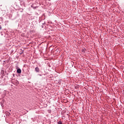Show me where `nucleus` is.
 Segmentation results:
<instances>
[{"mask_svg": "<svg viewBox=\"0 0 124 124\" xmlns=\"http://www.w3.org/2000/svg\"><path fill=\"white\" fill-rule=\"evenodd\" d=\"M35 70L36 72H39V68H38V67H36L35 68Z\"/></svg>", "mask_w": 124, "mask_h": 124, "instance_id": "nucleus-1", "label": "nucleus"}, {"mask_svg": "<svg viewBox=\"0 0 124 124\" xmlns=\"http://www.w3.org/2000/svg\"><path fill=\"white\" fill-rule=\"evenodd\" d=\"M17 73H21L22 72V71L21 70V69H18L16 71Z\"/></svg>", "mask_w": 124, "mask_h": 124, "instance_id": "nucleus-2", "label": "nucleus"}, {"mask_svg": "<svg viewBox=\"0 0 124 124\" xmlns=\"http://www.w3.org/2000/svg\"><path fill=\"white\" fill-rule=\"evenodd\" d=\"M58 124H62V123L61 121L58 122Z\"/></svg>", "mask_w": 124, "mask_h": 124, "instance_id": "nucleus-3", "label": "nucleus"}, {"mask_svg": "<svg viewBox=\"0 0 124 124\" xmlns=\"http://www.w3.org/2000/svg\"><path fill=\"white\" fill-rule=\"evenodd\" d=\"M16 84H19V81H16Z\"/></svg>", "mask_w": 124, "mask_h": 124, "instance_id": "nucleus-4", "label": "nucleus"}, {"mask_svg": "<svg viewBox=\"0 0 124 124\" xmlns=\"http://www.w3.org/2000/svg\"><path fill=\"white\" fill-rule=\"evenodd\" d=\"M2 28L1 26H0V30H1Z\"/></svg>", "mask_w": 124, "mask_h": 124, "instance_id": "nucleus-5", "label": "nucleus"}, {"mask_svg": "<svg viewBox=\"0 0 124 124\" xmlns=\"http://www.w3.org/2000/svg\"><path fill=\"white\" fill-rule=\"evenodd\" d=\"M9 115H10V113H9Z\"/></svg>", "mask_w": 124, "mask_h": 124, "instance_id": "nucleus-6", "label": "nucleus"}]
</instances>
